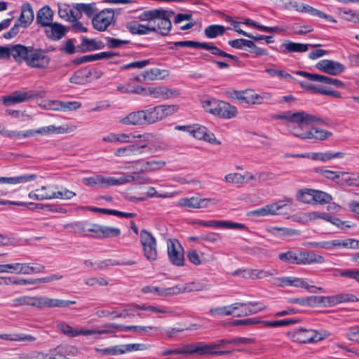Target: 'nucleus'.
I'll return each instance as SVG.
<instances>
[{
	"label": "nucleus",
	"instance_id": "1",
	"mask_svg": "<svg viewBox=\"0 0 359 359\" xmlns=\"http://www.w3.org/2000/svg\"><path fill=\"white\" fill-rule=\"evenodd\" d=\"M272 118L278 120H285L289 123H295L297 126L290 127V133L300 139H307V130H304V126L306 125L318 124L325 125V121L320 116L316 114H309L304 111L292 112L286 111L281 114H273Z\"/></svg>",
	"mask_w": 359,
	"mask_h": 359
},
{
	"label": "nucleus",
	"instance_id": "2",
	"mask_svg": "<svg viewBox=\"0 0 359 359\" xmlns=\"http://www.w3.org/2000/svg\"><path fill=\"white\" fill-rule=\"evenodd\" d=\"M175 15L172 10L158 8L145 11L141 13L137 18L140 21H147L154 28V32L162 36H167L171 30V18Z\"/></svg>",
	"mask_w": 359,
	"mask_h": 359
},
{
	"label": "nucleus",
	"instance_id": "3",
	"mask_svg": "<svg viewBox=\"0 0 359 359\" xmlns=\"http://www.w3.org/2000/svg\"><path fill=\"white\" fill-rule=\"evenodd\" d=\"M75 304L76 302L72 300H62L42 296L32 297L25 295L11 299L10 306L12 307L31 306L43 309L44 308L53 307L65 308Z\"/></svg>",
	"mask_w": 359,
	"mask_h": 359
},
{
	"label": "nucleus",
	"instance_id": "4",
	"mask_svg": "<svg viewBox=\"0 0 359 359\" xmlns=\"http://www.w3.org/2000/svg\"><path fill=\"white\" fill-rule=\"evenodd\" d=\"M19 48L18 63L25 62L27 66L36 69H46L49 65L50 59L45 50L21 44Z\"/></svg>",
	"mask_w": 359,
	"mask_h": 359
},
{
	"label": "nucleus",
	"instance_id": "5",
	"mask_svg": "<svg viewBox=\"0 0 359 359\" xmlns=\"http://www.w3.org/2000/svg\"><path fill=\"white\" fill-rule=\"evenodd\" d=\"M140 179L137 172L131 175H126L118 178L113 177H104L102 175H95L82 180L83 184L91 187L109 188L137 181Z\"/></svg>",
	"mask_w": 359,
	"mask_h": 359
},
{
	"label": "nucleus",
	"instance_id": "6",
	"mask_svg": "<svg viewBox=\"0 0 359 359\" xmlns=\"http://www.w3.org/2000/svg\"><path fill=\"white\" fill-rule=\"evenodd\" d=\"M140 238L144 257L149 261H155L158 256L156 238L151 233L146 229H142L140 231Z\"/></svg>",
	"mask_w": 359,
	"mask_h": 359
},
{
	"label": "nucleus",
	"instance_id": "7",
	"mask_svg": "<svg viewBox=\"0 0 359 359\" xmlns=\"http://www.w3.org/2000/svg\"><path fill=\"white\" fill-rule=\"evenodd\" d=\"M187 354L189 355H224L231 353V351H216L214 349L212 343L205 344L199 342L196 344H190L186 345Z\"/></svg>",
	"mask_w": 359,
	"mask_h": 359
},
{
	"label": "nucleus",
	"instance_id": "8",
	"mask_svg": "<svg viewBox=\"0 0 359 359\" xmlns=\"http://www.w3.org/2000/svg\"><path fill=\"white\" fill-rule=\"evenodd\" d=\"M292 203V199L287 198L283 201H279L265 205L261 208L248 212V215L254 217H263L266 215H275L280 214V211L288 205Z\"/></svg>",
	"mask_w": 359,
	"mask_h": 359
},
{
	"label": "nucleus",
	"instance_id": "9",
	"mask_svg": "<svg viewBox=\"0 0 359 359\" xmlns=\"http://www.w3.org/2000/svg\"><path fill=\"white\" fill-rule=\"evenodd\" d=\"M57 328L63 334L69 337H76L79 335L88 336L93 334H104V333L112 332L111 330H96V329L88 330L83 328H76L70 326L69 324L65 322L58 323L57 325Z\"/></svg>",
	"mask_w": 359,
	"mask_h": 359
},
{
	"label": "nucleus",
	"instance_id": "10",
	"mask_svg": "<svg viewBox=\"0 0 359 359\" xmlns=\"http://www.w3.org/2000/svg\"><path fill=\"white\" fill-rule=\"evenodd\" d=\"M114 13L111 8L100 10L92 19V25L95 29L104 32L114 22Z\"/></svg>",
	"mask_w": 359,
	"mask_h": 359
},
{
	"label": "nucleus",
	"instance_id": "11",
	"mask_svg": "<svg viewBox=\"0 0 359 359\" xmlns=\"http://www.w3.org/2000/svg\"><path fill=\"white\" fill-rule=\"evenodd\" d=\"M218 203L216 198L192 196L190 198H182L178 201V205L189 209L205 208L210 205H215Z\"/></svg>",
	"mask_w": 359,
	"mask_h": 359
},
{
	"label": "nucleus",
	"instance_id": "12",
	"mask_svg": "<svg viewBox=\"0 0 359 359\" xmlns=\"http://www.w3.org/2000/svg\"><path fill=\"white\" fill-rule=\"evenodd\" d=\"M168 255L170 262L175 266L184 265V250L180 242L176 239H169L167 243Z\"/></svg>",
	"mask_w": 359,
	"mask_h": 359
},
{
	"label": "nucleus",
	"instance_id": "13",
	"mask_svg": "<svg viewBox=\"0 0 359 359\" xmlns=\"http://www.w3.org/2000/svg\"><path fill=\"white\" fill-rule=\"evenodd\" d=\"M292 338L301 344L313 343L323 339V337L317 331L303 328L292 332Z\"/></svg>",
	"mask_w": 359,
	"mask_h": 359
},
{
	"label": "nucleus",
	"instance_id": "14",
	"mask_svg": "<svg viewBox=\"0 0 359 359\" xmlns=\"http://www.w3.org/2000/svg\"><path fill=\"white\" fill-rule=\"evenodd\" d=\"M144 149L147 151H150L151 149L147 146V144H128L122 147H119L116 149L114 151V156L117 157H131L134 156H137L142 154L144 151Z\"/></svg>",
	"mask_w": 359,
	"mask_h": 359
},
{
	"label": "nucleus",
	"instance_id": "15",
	"mask_svg": "<svg viewBox=\"0 0 359 359\" xmlns=\"http://www.w3.org/2000/svg\"><path fill=\"white\" fill-rule=\"evenodd\" d=\"M316 67L323 72L334 76L340 74L344 70L341 63L330 60H320L316 65Z\"/></svg>",
	"mask_w": 359,
	"mask_h": 359
},
{
	"label": "nucleus",
	"instance_id": "16",
	"mask_svg": "<svg viewBox=\"0 0 359 359\" xmlns=\"http://www.w3.org/2000/svg\"><path fill=\"white\" fill-rule=\"evenodd\" d=\"M214 109L213 115L224 119H230L235 117L237 114L236 107L229 102L218 100Z\"/></svg>",
	"mask_w": 359,
	"mask_h": 359
},
{
	"label": "nucleus",
	"instance_id": "17",
	"mask_svg": "<svg viewBox=\"0 0 359 359\" xmlns=\"http://www.w3.org/2000/svg\"><path fill=\"white\" fill-rule=\"evenodd\" d=\"M37 96L33 90L15 91L11 95L4 97V103L6 105L14 104L34 99Z\"/></svg>",
	"mask_w": 359,
	"mask_h": 359
},
{
	"label": "nucleus",
	"instance_id": "18",
	"mask_svg": "<svg viewBox=\"0 0 359 359\" xmlns=\"http://www.w3.org/2000/svg\"><path fill=\"white\" fill-rule=\"evenodd\" d=\"M119 122L126 126H142L147 124L144 111L140 110L130 112L126 116L122 118Z\"/></svg>",
	"mask_w": 359,
	"mask_h": 359
},
{
	"label": "nucleus",
	"instance_id": "19",
	"mask_svg": "<svg viewBox=\"0 0 359 359\" xmlns=\"http://www.w3.org/2000/svg\"><path fill=\"white\" fill-rule=\"evenodd\" d=\"M45 32L47 37L53 41H58L65 36L67 29L66 27L57 22H52L46 27Z\"/></svg>",
	"mask_w": 359,
	"mask_h": 359
},
{
	"label": "nucleus",
	"instance_id": "20",
	"mask_svg": "<svg viewBox=\"0 0 359 359\" xmlns=\"http://www.w3.org/2000/svg\"><path fill=\"white\" fill-rule=\"evenodd\" d=\"M73 7L77 12L79 19L81 18L82 13H84L88 18L93 19V16H95L100 10V8L97 6V3L95 2L90 4H73Z\"/></svg>",
	"mask_w": 359,
	"mask_h": 359
},
{
	"label": "nucleus",
	"instance_id": "21",
	"mask_svg": "<svg viewBox=\"0 0 359 359\" xmlns=\"http://www.w3.org/2000/svg\"><path fill=\"white\" fill-rule=\"evenodd\" d=\"M126 27L128 32L133 34L146 35L154 32V28L150 26V23L140 24L135 21L128 22L126 25Z\"/></svg>",
	"mask_w": 359,
	"mask_h": 359
},
{
	"label": "nucleus",
	"instance_id": "22",
	"mask_svg": "<svg viewBox=\"0 0 359 359\" xmlns=\"http://www.w3.org/2000/svg\"><path fill=\"white\" fill-rule=\"evenodd\" d=\"M240 306L245 307V304L234 303L231 305L212 308L209 310V313L217 316L234 315L236 316H241V315L240 313H236V311Z\"/></svg>",
	"mask_w": 359,
	"mask_h": 359
},
{
	"label": "nucleus",
	"instance_id": "23",
	"mask_svg": "<svg viewBox=\"0 0 359 359\" xmlns=\"http://www.w3.org/2000/svg\"><path fill=\"white\" fill-rule=\"evenodd\" d=\"M136 262L133 260H117L114 259H107L104 260H97L95 262V270H102L109 266H132L135 265Z\"/></svg>",
	"mask_w": 359,
	"mask_h": 359
},
{
	"label": "nucleus",
	"instance_id": "24",
	"mask_svg": "<svg viewBox=\"0 0 359 359\" xmlns=\"http://www.w3.org/2000/svg\"><path fill=\"white\" fill-rule=\"evenodd\" d=\"M73 6H71L70 5L62 3L58 4V15L65 21L70 22L79 20L77 12H75Z\"/></svg>",
	"mask_w": 359,
	"mask_h": 359
},
{
	"label": "nucleus",
	"instance_id": "25",
	"mask_svg": "<svg viewBox=\"0 0 359 359\" xmlns=\"http://www.w3.org/2000/svg\"><path fill=\"white\" fill-rule=\"evenodd\" d=\"M318 44L300 43L291 41H285L282 46L285 48L284 53H304L309 50V47L318 46Z\"/></svg>",
	"mask_w": 359,
	"mask_h": 359
},
{
	"label": "nucleus",
	"instance_id": "26",
	"mask_svg": "<svg viewBox=\"0 0 359 359\" xmlns=\"http://www.w3.org/2000/svg\"><path fill=\"white\" fill-rule=\"evenodd\" d=\"M53 12L49 6L42 7L37 13L36 22L41 27H46L52 23Z\"/></svg>",
	"mask_w": 359,
	"mask_h": 359
},
{
	"label": "nucleus",
	"instance_id": "27",
	"mask_svg": "<svg viewBox=\"0 0 359 359\" xmlns=\"http://www.w3.org/2000/svg\"><path fill=\"white\" fill-rule=\"evenodd\" d=\"M34 11L29 3L23 4L21 6V14L19 21L22 27H28L34 20Z\"/></svg>",
	"mask_w": 359,
	"mask_h": 359
},
{
	"label": "nucleus",
	"instance_id": "28",
	"mask_svg": "<svg viewBox=\"0 0 359 359\" xmlns=\"http://www.w3.org/2000/svg\"><path fill=\"white\" fill-rule=\"evenodd\" d=\"M104 43L102 41L95 39H88L83 37L79 46L81 51L87 52L104 48Z\"/></svg>",
	"mask_w": 359,
	"mask_h": 359
},
{
	"label": "nucleus",
	"instance_id": "29",
	"mask_svg": "<svg viewBox=\"0 0 359 359\" xmlns=\"http://www.w3.org/2000/svg\"><path fill=\"white\" fill-rule=\"evenodd\" d=\"M37 176L35 174H27L20 176L12 177H0V184H24L28 182L34 181L36 179Z\"/></svg>",
	"mask_w": 359,
	"mask_h": 359
},
{
	"label": "nucleus",
	"instance_id": "30",
	"mask_svg": "<svg viewBox=\"0 0 359 359\" xmlns=\"http://www.w3.org/2000/svg\"><path fill=\"white\" fill-rule=\"evenodd\" d=\"M147 124H153L163 120L160 105L144 109Z\"/></svg>",
	"mask_w": 359,
	"mask_h": 359
},
{
	"label": "nucleus",
	"instance_id": "31",
	"mask_svg": "<svg viewBox=\"0 0 359 359\" xmlns=\"http://www.w3.org/2000/svg\"><path fill=\"white\" fill-rule=\"evenodd\" d=\"M45 271V266L43 264L36 263H20V274L31 275L41 273Z\"/></svg>",
	"mask_w": 359,
	"mask_h": 359
},
{
	"label": "nucleus",
	"instance_id": "32",
	"mask_svg": "<svg viewBox=\"0 0 359 359\" xmlns=\"http://www.w3.org/2000/svg\"><path fill=\"white\" fill-rule=\"evenodd\" d=\"M301 265H307L312 264H321L325 262L323 256L316 254L313 252H307L300 251Z\"/></svg>",
	"mask_w": 359,
	"mask_h": 359
},
{
	"label": "nucleus",
	"instance_id": "33",
	"mask_svg": "<svg viewBox=\"0 0 359 359\" xmlns=\"http://www.w3.org/2000/svg\"><path fill=\"white\" fill-rule=\"evenodd\" d=\"M332 133L326 130L318 129L312 127L307 130V139L312 140L313 142L323 141L332 136Z\"/></svg>",
	"mask_w": 359,
	"mask_h": 359
},
{
	"label": "nucleus",
	"instance_id": "34",
	"mask_svg": "<svg viewBox=\"0 0 359 359\" xmlns=\"http://www.w3.org/2000/svg\"><path fill=\"white\" fill-rule=\"evenodd\" d=\"M300 251L298 252L288 250L278 254V259L288 264L301 265Z\"/></svg>",
	"mask_w": 359,
	"mask_h": 359
},
{
	"label": "nucleus",
	"instance_id": "35",
	"mask_svg": "<svg viewBox=\"0 0 359 359\" xmlns=\"http://www.w3.org/2000/svg\"><path fill=\"white\" fill-rule=\"evenodd\" d=\"M324 301V297L310 296L300 298H290L289 302L302 306H316Z\"/></svg>",
	"mask_w": 359,
	"mask_h": 359
},
{
	"label": "nucleus",
	"instance_id": "36",
	"mask_svg": "<svg viewBox=\"0 0 359 359\" xmlns=\"http://www.w3.org/2000/svg\"><path fill=\"white\" fill-rule=\"evenodd\" d=\"M48 187L43 186L40 189L29 193V198L34 200L43 201L53 199V191H48Z\"/></svg>",
	"mask_w": 359,
	"mask_h": 359
},
{
	"label": "nucleus",
	"instance_id": "37",
	"mask_svg": "<svg viewBox=\"0 0 359 359\" xmlns=\"http://www.w3.org/2000/svg\"><path fill=\"white\" fill-rule=\"evenodd\" d=\"M20 44L10 45L8 46H0V59H8L11 56L18 62V52Z\"/></svg>",
	"mask_w": 359,
	"mask_h": 359
},
{
	"label": "nucleus",
	"instance_id": "38",
	"mask_svg": "<svg viewBox=\"0 0 359 359\" xmlns=\"http://www.w3.org/2000/svg\"><path fill=\"white\" fill-rule=\"evenodd\" d=\"M327 299L330 304H337L344 302H355L358 301V297L352 294H338L332 297H324Z\"/></svg>",
	"mask_w": 359,
	"mask_h": 359
},
{
	"label": "nucleus",
	"instance_id": "39",
	"mask_svg": "<svg viewBox=\"0 0 359 359\" xmlns=\"http://www.w3.org/2000/svg\"><path fill=\"white\" fill-rule=\"evenodd\" d=\"M0 339L10 341H36V337L27 334H0Z\"/></svg>",
	"mask_w": 359,
	"mask_h": 359
},
{
	"label": "nucleus",
	"instance_id": "40",
	"mask_svg": "<svg viewBox=\"0 0 359 359\" xmlns=\"http://www.w3.org/2000/svg\"><path fill=\"white\" fill-rule=\"evenodd\" d=\"M346 239L345 240H333L329 241H323L319 243H312L311 245L314 248H323L326 250H332L335 248H346Z\"/></svg>",
	"mask_w": 359,
	"mask_h": 359
},
{
	"label": "nucleus",
	"instance_id": "41",
	"mask_svg": "<svg viewBox=\"0 0 359 359\" xmlns=\"http://www.w3.org/2000/svg\"><path fill=\"white\" fill-rule=\"evenodd\" d=\"M102 141L107 142L130 143L133 142L131 134L111 133L102 137Z\"/></svg>",
	"mask_w": 359,
	"mask_h": 359
},
{
	"label": "nucleus",
	"instance_id": "42",
	"mask_svg": "<svg viewBox=\"0 0 359 359\" xmlns=\"http://www.w3.org/2000/svg\"><path fill=\"white\" fill-rule=\"evenodd\" d=\"M201 48L210 50L211 53L215 55H217L222 57H227L233 60H238V57L236 56L229 54L220 50L219 48L215 46L213 43L202 42Z\"/></svg>",
	"mask_w": 359,
	"mask_h": 359
},
{
	"label": "nucleus",
	"instance_id": "43",
	"mask_svg": "<svg viewBox=\"0 0 359 359\" xmlns=\"http://www.w3.org/2000/svg\"><path fill=\"white\" fill-rule=\"evenodd\" d=\"M224 93L227 97L236 100L237 103L243 104L247 102L246 90H236L233 88H229Z\"/></svg>",
	"mask_w": 359,
	"mask_h": 359
},
{
	"label": "nucleus",
	"instance_id": "44",
	"mask_svg": "<svg viewBox=\"0 0 359 359\" xmlns=\"http://www.w3.org/2000/svg\"><path fill=\"white\" fill-rule=\"evenodd\" d=\"M313 189H302L297 193V200L301 203L313 205Z\"/></svg>",
	"mask_w": 359,
	"mask_h": 359
},
{
	"label": "nucleus",
	"instance_id": "45",
	"mask_svg": "<svg viewBox=\"0 0 359 359\" xmlns=\"http://www.w3.org/2000/svg\"><path fill=\"white\" fill-rule=\"evenodd\" d=\"M276 273L275 269H250L248 271V278L252 280L263 279L270 276H273Z\"/></svg>",
	"mask_w": 359,
	"mask_h": 359
},
{
	"label": "nucleus",
	"instance_id": "46",
	"mask_svg": "<svg viewBox=\"0 0 359 359\" xmlns=\"http://www.w3.org/2000/svg\"><path fill=\"white\" fill-rule=\"evenodd\" d=\"M131 309H139L154 313L170 314L172 312L165 306H155L147 304L134 305Z\"/></svg>",
	"mask_w": 359,
	"mask_h": 359
},
{
	"label": "nucleus",
	"instance_id": "47",
	"mask_svg": "<svg viewBox=\"0 0 359 359\" xmlns=\"http://www.w3.org/2000/svg\"><path fill=\"white\" fill-rule=\"evenodd\" d=\"M226 28L220 25H211L205 27L204 34L208 39H214L218 36L222 35Z\"/></svg>",
	"mask_w": 359,
	"mask_h": 359
},
{
	"label": "nucleus",
	"instance_id": "48",
	"mask_svg": "<svg viewBox=\"0 0 359 359\" xmlns=\"http://www.w3.org/2000/svg\"><path fill=\"white\" fill-rule=\"evenodd\" d=\"M36 134L41 135H48L50 134H61L67 133V130L62 126L56 127L53 125L41 127L36 130Z\"/></svg>",
	"mask_w": 359,
	"mask_h": 359
},
{
	"label": "nucleus",
	"instance_id": "49",
	"mask_svg": "<svg viewBox=\"0 0 359 359\" xmlns=\"http://www.w3.org/2000/svg\"><path fill=\"white\" fill-rule=\"evenodd\" d=\"M90 72H86L83 70H79L74 72V74L71 76L69 81L72 83L83 85L87 82L88 79L90 77Z\"/></svg>",
	"mask_w": 359,
	"mask_h": 359
},
{
	"label": "nucleus",
	"instance_id": "50",
	"mask_svg": "<svg viewBox=\"0 0 359 359\" xmlns=\"http://www.w3.org/2000/svg\"><path fill=\"white\" fill-rule=\"evenodd\" d=\"M191 135L198 140H204L205 141L211 142V139L207 133V128L203 126L198 124L194 125Z\"/></svg>",
	"mask_w": 359,
	"mask_h": 359
},
{
	"label": "nucleus",
	"instance_id": "51",
	"mask_svg": "<svg viewBox=\"0 0 359 359\" xmlns=\"http://www.w3.org/2000/svg\"><path fill=\"white\" fill-rule=\"evenodd\" d=\"M339 15L345 20L354 23L359 22V12L346 8H339Z\"/></svg>",
	"mask_w": 359,
	"mask_h": 359
},
{
	"label": "nucleus",
	"instance_id": "52",
	"mask_svg": "<svg viewBox=\"0 0 359 359\" xmlns=\"http://www.w3.org/2000/svg\"><path fill=\"white\" fill-rule=\"evenodd\" d=\"M332 200L329 194L323 191L314 189L313 204H327Z\"/></svg>",
	"mask_w": 359,
	"mask_h": 359
},
{
	"label": "nucleus",
	"instance_id": "53",
	"mask_svg": "<svg viewBox=\"0 0 359 359\" xmlns=\"http://www.w3.org/2000/svg\"><path fill=\"white\" fill-rule=\"evenodd\" d=\"M296 74L302 76L311 81H317L322 83L327 84L329 77L317 74H311L306 72L297 71L295 72Z\"/></svg>",
	"mask_w": 359,
	"mask_h": 359
},
{
	"label": "nucleus",
	"instance_id": "54",
	"mask_svg": "<svg viewBox=\"0 0 359 359\" xmlns=\"http://www.w3.org/2000/svg\"><path fill=\"white\" fill-rule=\"evenodd\" d=\"M95 351L101 355H117L124 353V351L121 349V346H114L104 348H95Z\"/></svg>",
	"mask_w": 359,
	"mask_h": 359
},
{
	"label": "nucleus",
	"instance_id": "55",
	"mask_svg": "<svg viewBox=\"0 0 359 359\" xmlns=\"http://www.w3.org/2000/svg\"><path fill=\"white\" fill-rule=\"evenodd\" d=\"M215 227L222 229H245V225L243 224L225 220H215Z\"/></svg>",
	"mask_w": 359,
	"mask_h": 359
},
{
	"label": "nucleus",
	"instance_id": "56",
	"mask_svg": "<svg viewBox=\"0 0 359 359\" xmlns=\"http://www.w3.org/2000/svg\"><path fill=\"white\" fill-rule=\"evenodd\" d=\"M298 320L296 319H283L275 321L263 320L261 323L263 327H281L287 326L297 323Z\"/></svg>",
	"mask_w": 359,
	"mask_h": 359
},
{
	"label": "nucleus",
	"instance_id": "57",
	"mask_svg": "<svg viewBox=\"0 0 359 359\" xmlns=\"http://www.w3.org/2000/svg\"><path fill=\"white\" fill-rule=\"evenodd\" d=\"M248 26L257 28L259 31H263V32L280 33V32L284 31L283 29H282L279 27H266V26L259 25L257 22H255L250 18H248Z\"/></svg>",
	"mask_w": 359,
	"mask_h": 359
},
{
	"label": "nucleus",
	"instance_id": "58",
	"mask_svg": "<svg viewBox=\"0 0 359 359\" xmlns=\"http://www.w3.org/2000/svg\"><path fill=\"white\" fill-rule=\"evenodd\" d=\"M290 29L292 34L298 35H304L313 31L311 26L308 25H301L299 23H294L291 25Z\"/></svg>",
	"mask_w": 359,
	"mask_h": 359
},
{
	"label": "nucleus",
	"instance_id": "59",
	"mask_svg": "<svg viewBox=\"0 0 359 359\" xmlns=\"http://www.w3.org/2000/svg\"><path fill=\"white\" fill-rule=\"evenodd\" d=\"M165 165V161H146L144 164L142 168L141 169V172H150L156 170H158L162 168Z\"/></svg>",
	"mask_w": 359,
	"mask_h": 359
},
{
	"label": "nucleus",
	"instance_id": "60",
	"mask_svg": "<svg viewBox=\"0 0 359 359\" xmlns=\"http://www.w3.org/2000/svg\"><path fill=\"white\" fill-rule=\"evenodd\" d=\"M56 107H54L55 110H62L66 111L67 110L77 109L81 107V104L78 102H58L56 103Z\"/></svg>",
	"mask_w": 359,
	"mask_h": 359
},
{
	"label": "nucleus",
	"instance_id": "61",
	"mask_svg": "<svg viewBox=\"0 0 359 359\" xmlns=\"http://www.w3.org/2000/svg\"><path fill=\"white\" fill-rule=\"evenodd\" d=\"M266 72H267L271 76H277L280 79H283L286 81H290L292 79V76L287 72L281 69H276L273 68H267L266 69Z\"/></svg>",
	"mask_w": 359,
	"mask_h": 359
},
{
	"label": "nucleus",
	"instance_id": "62",
	"mask_svg": "<svg viewBox=\"0 0 359 359\" xmlns=\"http://www.w3.org/2000/svg\"><path fill=\"white\" fill-rule=\"evenodd\" d=\"M187 291V288L180 285L165 288L162 287L161 297L176 295Z\"/></svg>",
	"mask_w": 359,
	"mask_h": 359
},
{
	"label": "nucleus",
	"instance_id": "63",
	"mask_svg": "<svg viewBox=\"0 0 359 359\" xmlns=\"http://www.w3.org/2000/svg\"><path fill=\"white\" fill-rule=\"evenodd\" d=\"M161 71L158 68H151L142 72L143 79L144 81H154L160 79Z\"/></svg>",
	"mask_w": 359,
	"mask_h": 359
},
{
	"label": "nucleus",
	"instance_id": "64",
	"mask_svg": "<svg viewBox=\"0 0 359 359\" xmlns=\"http://www.w3.org/2000/svg\"><path fill=\"white\" fill-rule=\"evenodd\" d=\"M101 238L116 237L121 234V230L116 227L103 226L102 228Z\"/></svg>",
	"mask_w": 359,
	"mask_h": 359
}]
</instances>
